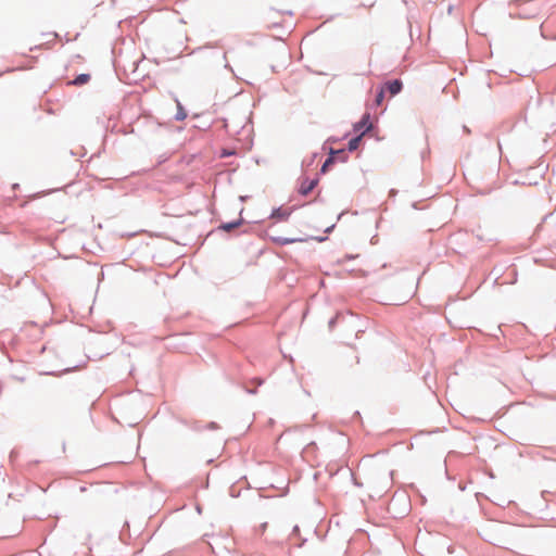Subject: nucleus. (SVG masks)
I'll return each mask as SVG.
<instances>
[{"label": "nucleus", "mask_w": 556, "mask_h": 556, "mask_svg": "<svg viewBox=\"0 0 556 556\" xmlns=\"http://www.w3.org/2000/svg\"><path fill=\"white\" fill-rule=\"evenodd\" d=\"M318 184V178L308 179L304 178L300 188L299 193L302 195H307Z\"/></svg>", "instance_id": "f03ea898"}, {"label": "nucleus", "mask_w": 556, "mask_h": 556, "mask_svg": "<svg viewBox=\"0 0 556 556\" xmlns=\"http://www.w3.org/2000/svg\"><path fill=\"white\" fill-rule=\"evenodd\" d=\"M3 74V72H0V76Z\"/></svg>", "instance_id": "5701e85b"}, {"label": "nucleus", "mask_w": 556, "mask_h": 556, "mask_svg": "<svg viewBox=\"0 0 556 556\" xmlns=\"http://www.w3.org/2000/svg\"><path fill=\"white\" fill-rule=\"evenodd\" d=\"M167 157H160L159 164H162L164 161H166Z\"/></svg>", "instance_id": "412c9836"}, {"label": "nucleus", "mask_w": 556, "mask_h": 556, "mask_svg": "<svg viewBox=\"0 0 556 556\" xmlns=\"http://www.w3.org/2000/svg\"><path fill=\"white\" fill-rule=\"evenodd\" d=\"M186 117H187V113H186L185 109L182 108V105L178 102L175 119L184 121Z\"/></svg>", "instance_id": "9b49d317"}, {"label": "nucleus", "mask_w": 556, "mask_h": 556, "mask_svg": "<svg viewBox=\"0 0 556 556\" xmlns=\"http://www.w3.org/2000/svg\"><path fill=\"white\" fill-rule=\"evenodd\" d=\"M317 155H318L317 153H314V154L312 155V159H311V160H308L307 165H311V164L314 162V160H315V157H316Z\"/></svg>", "instance_id": "f3484780"}, {"label": "nucleus", "mask_w": 556, "mask_h": 556, "mask_svg": "<svg viewBox=\"0 0 556 556\" xmlns=\"http://www.w3.org/2000/svg\"><path fill=\"white\" fill-rule=\"evenodd\" d=\"M242 223H243L242 218H239L237 220L229 222V223H223L219 226V229L229 232V231L236 229L237 227H239Z\"/></svg>", "instance_id": "0eeeda50"}, {"label": "nucleus", "mask_w": 556, "mask_h": 556, "mask_svg": "<svg viewBox=\"0 0 556 556\" xmlns=\"http://www.w3.org/2000/svg\"><path fill=\"white\" fill-rule=\"evenodd\" d=\"M247 392L250 393V394H255L256 393V389H247Z\"/></svg>", "instance_id": "a211bd4d"}, {"label": "nucleus", "mask_w": 556, "mask_h": 556, "mask_svg": "<svg viewBox=\"0 0 556 556\" xmlns=\"http://www.w3.org/2000/svg\"><path fill=\"white\" fill-rule=\"evenodd\" d=\"M89 80H90V75L83 73V74L77 75L74 78V80L72 81V84L75 86H81V85L88 83Z\"/></svg>", "instance_id": "1a4fd4ad"}, {"label": "nucleus", "mask_w": 556, "mask_h": 556, "mask_svg": "<svg viewBox=\"0 0 556 556\" xmlns=\"http://www.w3.org/2000/svg\"><path fill=\"white\" fill-rule=\"evenodd\" d=\"M333 228H334V225H331L330 227H328V228L326 229V232H330Z\"/></svg>", "instance_id": "aec40b11"}, {"label": "nucleus", "mask_w": 556, "mask_h": 556, "mask_svg": "<svg viewBox=\"0 0 556 556\" xmlns=\"http://www.w3.org/2000/svg\"><path fill=\"white\" fill-rule=\"evenodd\" d=\"M334 157H336V162H346L348 161V152L345 149H339V150H334Z\"/></svg>", "instance_id": "9d476101"}, {"label": "nucleus", "mask_w": 556, "mask_h": 556, "mask_svg": "<svg viewBox=\"0 0 556 556\" xmlns=\"http://www.w3.org/2000/svg\"><path fill=\"white\" fill-rule=\"evenodd\" d=\"M336 162L334 157V149H330L328 157L325 160L324 164L320 168V174H325L327 172V168Z\"/></svg>", "instance_id": "6e6552de"}, {"label": "nucleus", "mask_w": 556, "mask_h": 556, "mask_svg": "<svg viewBox=\"0 0 556 556\" xmlns=\"http://www.w3.org/2000/svg\"><path fill=\"white\" fill-rule=\"evenodd\" d=\"M299 531H300L299 526H294L292 529V535H298Z\"/></svg>", "instance_id": "dca6fc26"}, {"label": "nucleus", "mask_w": 556, "mask_h": 556, "mask_svg": "<svg viewBox=\"0 0 556 556\" xmlns=\"http://www.w3.org/2000/svg\"><path fill=\"white\" fill-rule=\"evenodd\" d=\"M254 381L257 382V386H261L263 383V379L260 378H255Z\"/></svg>", "instance_id": "6ab92c4d"}, {"label": "nucleus", "mask_w": 556, "mask_h": 556, "mask_svg": "<svg viewBox=\"0 0 556 556\" xmlns=\"http://www.w3.org/2000/svg\"><path fill=\"white\" fill-rule=\"evenodd\" d=\"M383 98H384V91H383V89H380V90L377 92V94H376V99H375V100H376V102H377L378 104H380V103H381V101L383 100Z\"/></svg>", "instance_id": "f8f14e48"}, {"label": "nucleus", "mask_w": 556, "mask_h": 556, "mask_svg": "<svg viewBox=\"0 0 556 556\" xmlns=\"http://www.w3.org/2000/svg\"><path fill=\"white\" fill-rule=\"evenodd\" d=\"M369 124H371L370 123V114L369 113H365L362 116V118L357 123H355L353 125V130L355 132H359L361 134L367 127V125H369Z\"/></svg>", "instance_id": "20e7f679"}, {"label": "nucleus", "mask_w": 556, "mask_h": 556, "mask_svg": "<svg viewBox=\"0 0 556 556\" xmlns=\"http://www.w3.org/2000/svg\"><path fill=\"white\" fill-rule=\"evenodd\" d=\"M387 90L391 93V96H396L403 89V83L401 79H392L386 83Z\"/></svg>", "instance_id": "7ed1b4c3"}, {"label": "nucleus", "mask_w": 556, "mask_h": 556, "mask_svg": "<svg viewBox=\"0 0 556 556\" xmlns=\"http://www.w3.org/2000/svg\"><path fill=\"white\" fill-rule=\"evenodd\" d=\"M223 58H224L225 61H227V53L226 52L224 53ZM225 68L232 71V68L230 67L228 62L225 63Z\"/></svg>", "instance_id": "2eb2a0df"}, {"label": "nucleus", "mask_w": 556, "mask_h": 556, "mask_svg": "<svg viewBox=\"0 0 556 556\" xmlns=\"http://www.w3.org/2000/svg\"><path fill=\"white\" fill-rule=\"evenodd\" d=\"M205 429H208V430H215V429H218V425L214 421H211L208 422L206 426H205Z\"/></svg>", "instance_id": "4468645a"}, {"label": "nucleus", "mask_w": 556, "mask_h": 556, "mask_svg": "<svg viewBox=\"0 0 556 556\" xmlns=\"http://www.w3.org/2000/svg\"><path fill=\"white\" fill-rule=\"evenodd\" d=\"M305 542V540L302 541V543L298 544L299 547H302L303 543Z\"/></svg>", "instance_id": "4be33fe9"}, {"label": "nucleus", "mask_w": 556, "mask_h": 556, "mask_svg": "<svg viewBox=\"0 0 556 556\" xmlns=\"http://www.w3.org/2000/svg\"><path fill=\"white\" fill-rule=\"evenodd\" d=\"M271 242L278 244V245H287L294 242H302L304 241L302 238H287V237H270Z\"/></svg>", "instance_id": "39448f33"}, {"label": "nucleus", "mask_w": 556, "mask_h": 556, "mask_svg": "<svg viewBox=\"0 0 556 556\" xmlns=\"http://www.w3.org/2000/svg\"><path fill=\"white\" fill-rule=\"evenodd\" d=\"M372 128V124H369L367 125V127L361 132L358 134L357 136L353 137L352 139H350L349 143H348V151L349 152H353L355 150H357L361 141H362V138L365 134H367L369 130H371Z\"/></svg>", "instance_id": "f257e3e1"}, {"label": "nucleus", "mask_w": 556, "mask_h": 556, "mask_svg": "<svg viewBox=\"0 0 556 556\" xmlns=\"http://www.w3.org/2000/svg\"><path fill=\"white\" fill-rule=\"evenodd\" d=\"M291 215V210H282L281 207H276L271 211L270 218H276L279 220H287Z\"/></svg>", "instance_id": "423d86ee"}, {"label": "nucleus", "mask_w": 556, "mask_h": 556, "mask_svg": "<svg viewBox=\"0 0 556 556\" xmlns=\"http://www.w3.org/2000/svg\"><path fill=\"white\" fill-rule=\"evenodd\" d=\"M339 316H340V315H339V314H337L334 317H332V318L329 320V324H328V325H329V328H330V329H332V328L334 327L336 323H337V321H338V319H339Z\"/></svg>", "instance_id": "ddd939ff"}]
</instances>
